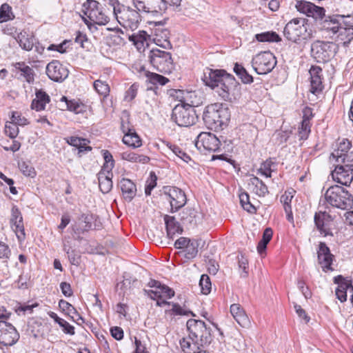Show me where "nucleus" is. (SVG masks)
<instances>
[{"label":"nucleus","mask_w":353,"mask_h":353,"mask_svg":"<svg viewBox=\"0 0 353 353\" xmlns=\"http://www.w3.org/2000/svg\"><path fill=\"white\" fill-rule=\"evenodd\" d=\"M311 123L309 121H302L299 127V136L301 139H307L311 132Z\"/></svg>","instance_id":"obj_56"},{"label":"nucleus","mask_w":353,"mask_h":353,"mask_svg":"<svg viewBox=\"0 0 353 353\" xmlns=\"http://www.w3.org/2000/svg\"><path fill=\"white\" fill-rule=\"evenodd\" d=\"M49 316L54 319L56 323H57L60 327H62L64 333L74 335V327L71 325L68 322L65 321L64 319L58 316V315L54 312H49Z\"/></svg>","instance_id":"obj_39"},{"label":"nucleus","mask_w":353,"mask_h":353,"mask_svg":"<svg viewBox=\"0 0 353 353\" xmlns=\"http://www.w3.org/2000/svg\"><path fill=\"white\" fill-rule=\"evenodd\" d=\"M334 283L338 285L336 290L346 291L350 287H352V279L345 278L342 275H338L334 277Z\"/></svg>","instance_id":"obj_48"},{"label":"nucleus","mask_w":353,"mask_h":353,"mask_svg":"<svg viewBox=\"0 0 353 353\" xmlns=\"http://www.w3.org/2000/svg\"><path fill=\"white\" fill-rule=\"evenodd\" d=\"M20 335L15 327L4 320L0 321V344L12 346L19 339Z\"/></svg>","instance_id":"obj_12"},{"label":"nucleus","mask_w":353,"mask_h":353,"mask_svg":"<svg viewBox=\"0 0 353 353\" xmlns=\"http://www.w3.org/2000/svg\"><path fill=\"white\" fill-rule=\"evenodd\" d=\"M219 85L240 87L239 83L236 81L234 77L226 72H225L222 80L220 81Z\"/></svg>","instance_id":"obj_59"},{"label":"nucleus","mask_w":353,"mask_h":353,"mask_svg":"<svg viewBox=\"0 0 353 353\" xmlns=\"http://www.w3.org/2000/svg\"><path fill=\"white\" fill-rule=\"evenodd\" d=\"M221 141L211 132H201L196 140L195 145L201 151L216 152L219 149Z\"/></svg>","instance_id":"obj_13"},{"label":"nucleus","mask_w":353,"mask_h":353,"mask_svg":"<svg viewBox=\"0 0 353 353\" xmlns=\"http://www.w3.org/2000/svg\"><path fill=\"white\" fill-rule=\"evenodd\" d=\"M46 72L49 79L55 82L63 81L69 74L68 68L58 60H52L48 63Z\"/></svg>","instance_id":"obj_14"},{"label":"nucleus","mask_w":353,"mask_h":353,"mask_svg":"<svg viewBox=\"0 0 353 353\" xmlns=\"http://www.w3.org/2000/svg\"><path fill=\"white\" fill-rule=\"evenodd\" d=\"M272 234L273 232L271 228H268L264 230L262 239L259 242L257 245V251L261 255L265 252L267 245L272 237Z\"/></svg>","instance_id":"obj_42"},{"label":"nucleus","mask_w":353,"mask_h":353,"mask_svg":"<svg viewBox=\"0 0 353 353\" xmlns=\"http://www.w3.org/2000/svg\"><path fill=\"white\" fill-rule=\"evenodd\" d=\"M240 203L243 208L251 214L256 212V208L250 201V196L247 192H241L239 194Z\"/></svg>","instance_id":"obj_46"},{"label":"nucleus","mask_w":353,"mask_h":353,"mask_svg":"<svg viewBox=\"0 0 353 353\" xmlns=\"http://www.w3.org/2000/svg\"><path fill=\"white\" fill-rule=\"evenodd\" d=\"M169 35L170 32L167 29H156L154 40L155 42L163 41V43H157V46L164 49H170L172 48V44L169 41Z\"/></svg>","instance_id":"obj_36"},{"label":"nucleus","mask_w":353,"mask_h":353,"mask_svg":"<svg viewBox=\"0 0 353 353\" xmlns=\"http://www.w3.org/2000/svg\"><path fill=\"white\" fill-rule=\"evenodd\" d=\"M119 186L124 199L128 201H131L137 194L136 185L132 181L123 178L119 181Z\"/></svg>","instance_id":"obj_26"},{"label":"nucleus","mask_w":353,"mask_h":353,"mask_svg":"<svg viewBox=\"0 0 353 353\" xmlns=\"http://www.w3.org/2000/svg\"><path fill=\"white\" fill-rule=\"evenodd\" d=\"M198 246L199 243L196 240H190L185 248V258H194L198 253Z\"/></svg>","instance_id":"obj_51"},{"label":"nucleus","mask_w":353,"mask_h":353,"mask_svg":"<svg viewBox=\"0 0 353 353\" xmlns=\"http://www.w3.org/2000/svg\"><path fill=\"white\" fill-rule=\"evenodd\" d=\"M230 313L241 327H245L250 324L247 314L239 304L234 303L231 305Z\"/></svg>","instance_id":"obj_28"},{"label":"nucleus","mask_w":353,"mask_h":353,"mask_svg":"<svg viewBox=\"0 0 353 353\" xmlns=\"http://www.w3.org/2000/svg\"><path fill=\"white\" fill-rule=\"evenodd\" d=\"M175 93L176 97L181 103L173 108L172 120L181 127L193 125L198 120V116L194 108V102L192 100L193 97H196L195 93L180 90H176Z\"/></svg>","instance_id":"obj_1"},{"label":"nucleus","mask_w":353,"mask_h":353,"mask_svg":"<svg viewBox=\"0 0 353 353\" xmlns=\"http://www.w3.org/2000/svg\"><path fill=\"white\" fill-rule=\"evenodd\" d=\"M341 163L335 167L331 175L334 181L343 185H348L353 180V150L346 162Z\"/></svg>","instance_id":"obj_10"},{"label":"nucleus","mask_w":353,"mask_h":353,"mask_svg":"<svg viewBox=\"0 0 353 353\" xmlns=\"http://www.w3.org/2000/svg\"><path fill=\"white\" fill-rule=\"evenodd\" d=\"M196 340L192 341L189 336L188 339L183 338L181 339L179 343L184 353H199L201 345Z\"/></svg>","instance_id":"obj_37"},{"label":"nucleus","mask_w":353,"mask_h":353,"mask_svg":"<svg viewBox=\"0 0 353 353\" xmlns=\"http://www.w3.org/2000/svg\"><path fill=\"white\" fill-rule=\"evenodd\" d=\"M181 2V0H150V14L152 17H161L168 5L179 6Z\"/></svg>","instance_id":"obj_19"},{"label":"nucleus","mask_w":353,"mask_h":353,"mask_svg":"<svg viewBox=\"0 0 353 353\" xmlns=\"http://www.w3.org/2000/svg\"><path fill=\"white\" fill-rule=\"evenodd\" d=\"M157 180V177L156 174H154V172H151L150 174V178L146 181V185L145 188V194L147 196L150 195L152 190L156 187Z\"/></svg>","instance_id":"obj_60"},{"label":"nucleus","mask_w":353,"mask_h":353,"mask_svg":"<svg viewBox=\"0 0 353 353\" xmlns=\"http://www.w3.org/2000/svg\"><path fill=\"white\" fill-rule=\"evenodd\" d=\"M248 185L252 192L259 196H265L268 193L267 185L256 176L250 179Z\"/></svg>","instance_id":"obj_32"},{"label":"nucleus","mask_w":353,"mask_h":353,"mask_svg":"<svg viewBox=\"0 0 353 353\" xmlns=\"http://www.w3.org/2000/svg\"><path fill=\"white\" fill-rule=\"evenodd\" d=\"M145 292L154 300L157 299H161L163 297L171 299L174 296V291L172 289L161 283L155 290H145Z\"/></svg>","instance_id":"obj_27"},{"label":"nucleus","mask_w":353,"mask_h":353,"mask_svg":"<svg viewBox=\"0 0 353 353\" xmlns=\"http://www.w3.org/2000/svg\"><path fill=\"white\" fill-rule=\"evenodd\" d=\"M148 59L153 68L161 72L170 73L174 68L172 55L168 52L153 48L150 51Z\"/></svg>","instance_id":"obj_8"},{"label":"nucleus","mask_w":353,"mask_h":353,"mask_svg":"<svg viewBox=\"0 0 353 353\" xmlns=\"http://www.w3.org/2000/svg\"><path fill=\"white\" fill-rule=\"evenodd\" d=\"M234 72L243 83H251L253 82V77L248 73L247 70L241 65L237 63H235Z\"/></svg>","instance_id":"obj_44"},{"label":"nucleus","mask_w":353,"mask_h":353,"mask_svg":"<svg viewBox=\"0 0 353 353\" xmlns=\"http://www.w3.org/2000/svg\"><path fill=\"white\" fill-rule=\"evenodd\" d=\"M165 195L169 200L172 212L178 211L186 203L187 199L185 192L176 187L167 188L165 190Z\"/></svg>","instance_id":"obj_15"},{"label":"nucleus","mask_w":353,"mask_h":353,"mask_svg":"<svg viewBox=\"0 0 353 353\" xmlns=\"http://www.w3.org/2000/svg\"><path fill=\"white\" fill-rule=\"evenodd\" d=\"M275 165V163L271 159H267L259 169V172L266 177H271L272 176V167Z\"/></svg>","instance_id":"obj_55"},{"label":"nucleus","mask_w":353,"mask_h":353,"mask_svg":"<svg viewBox=\"0 0 353 353\" xmlns=\"http://www.w3.org/2000/svg\"><path fill=\"white\" fill-rule=\"evenodd\" d=\"M203 119L208 128L215 131L221 130L230 121V112L222 104L213 103L206 107Z\"/></svg>","instance_id":"obj_2"},{"label":"nucleus","mask_w":353,"mask_h":353,"mask_svg":"<svg viewBox=\"0 0 353 353\" xmlns=\"http://www.w3.org/2000/svg\"><path fill=\"white\" fill-rule=\"evenodd\" d=\"M309 72L311 79V92L313 94L319 93L323 88L321 78L322 69L319 66H312Z\"/></svg>","instance_id":"obj_24"},{"label":"nucleus","mask_w":353,"mask_h":353,"mask_svg":"<svg viewBox=\"0 0 353 353\" xmlns=\"http://www.w3.org/2000/svg\"><path fill=\"white\" fill-rule=\"evenodd\" d=\"M134 8L137 9L141 13H147L150 14V0H132Z\"/></svg>","instance_id":"obj_54"},{"label":"nucleus","mask_w":353,"mask_h":353,"mask_svg":"<svg viewBox=\"0 0 353 353\" xmlns=\"http://www.w3.org/2000/svg\"><path fill=\"white\" fill-rule=\"evenodd\" d=\"M16 40L20 47L26 51L31 50L36 42V39L33 35L28 34L26 32L23 31L18 34Z\"/></svg>","instance_id":"obj_31"},{"label":"nucleus","mask_w":353,"mask_h":353,"mask_svg":"<svg viewBox=\"0 0 353 353\" xmlns=\"http://www.w3.org/2000/svg\"><path fill=\"white\" fill-rule=\"evenodd\" d=\"M121 159L130 162L147 163L150 161L148 156L139 154L133 152H123L121 153Z\"/></svg>","instance_id":"obj_38"},{"label":"nucleus","mask_w":353,"mask_h":353,"mask_svg":"<svg viewBox=\"0 0 353 353\" xmlns=\"http://www.w3.org/2000/svg\"><path fill=\"white\" fill-rule=\"evenodd\" d=\"M61 101L65 102L68 110L75 114H79L83 112V105L79 101L75 99L68 100L65 97H62Z\"/></svg>","instance_id":"obj_45"},{"label":"nucleus","mask_w":353,"mask_h":353,"mask_svg":"<svg viewBox=\"0 0 353 353\" xmlns=\"http://www.w3.org/2000/svg\"><path fill=\"white\" fill-rule=\"evenodd\" d=\"M10 225L16 232H19L24 237V225L21 213L17 205H13L11 209Z\"/></svg>","instance_id":"obj_25"},{"label":"nucleus","mask_w":353,"mask_h":353,"mask_svg":"<svg viewBox=\"0 0 353 353\" xmlns=\"http://www.w3.org/2000/svg\"><path fill=\"white\" fill-rule=\"evenodd\" d=\"M201 292L204 294H208L211 290V281L207 274H203L199 281Z\"/></svg>","instance_id":"obj_58"},{"label":"nucleus","mask_w":353,"mask_h":353,"mask_svg":"<svg viewBox=\"0 0 353 353\" xmlns=\"http://www.w3.org/2000/svg\"><path fill=\"white\" fill-rule=\"evenodd\" d=\"M164 221L165 223L167 234L170 238L172 239L176 233H182L183 229L181 228L179 223L176 221L174 216L165 215L164 217Z\"/></svg>","instance_id":"obj_33"},{"label":"nucleus","mask_w":353,"mask_h":353,"mask_svg":"<svg viewBox=\"0 0 353 353\" xmlns=\"http://www.w3.org/2000/svg\"><path fill=\"white\" fill-rule=\"evenodd\" d=\"M164 143L168 148L167 153L170 157L175 156L186 163L191 160L190 157L187 153H185L179 146L168 141Z\"/></svg>","instance_id":"obj_34"},{"label":"nucleus","mask_w":353,"mask_h":353,"mask_svg":"<svg viewBox=\"0 0 353 353\" xmlns=\"http://www.w3.org/2000/svg\"><path fill=\"white\" fill-rule=\"evenodd\" d=\"M139 87V85L137 83H133L125 92V100L128 101H132L137 94Z\"/></svg>","instance_id":"obj_63"},{"label":"nucleus","mask_w":353,"mask_h":353,"mask_svg":"<svg viewBox=\"0 0 353 353\" xmlns=\"http://www.w3.org/2000/svg\"><path fill=\"white\" fill-rule=\"evenodd\" d=\"M35 95L36 97L31 103L32 109L37 111L44 110L46 104L50 101V96L42 90H37Z\"/></svg>","instance_id":"obj_29"},{"label":"nucleus","mask_w":353,"mask_h":353,"mask_svg":"<svg viewBox=\"0 0 353 353\" xmlns=\"http://www.w3.org/2000/svg\"><path fill=\"white\" fill-rule=\"evenodd\" d=\"M19 169L26 176L33 178L36 176V171L34 168L31 165L26 162H22L19 164Z\"/></svg>","instance_id":"obj_62"},{"label":"nucleus","mask_w":353,"mask_h":353,"mask_svg":"<svg viewBox=\"0 0 353 353\" xmlns=\"http://www.w3.org/2000/svg\"><path fill=\"white\" fill-rule=\"evenodd\" d=\"M225 72L223 70L206 68L203 72L202 79L206 85L212 88L219 87L220 81L222 80Z\"/></svg>","instance_id":"obj_22"},{"label":"nucleus","mask_w":353,"mask_h":353,"mask_svg":"<svg viewBox=\"0 0 353 353\" xmlns=\"http://www.w3.org/2000/svg\"><path fill=\"white\" fill-rule=\"evenodd\" d=\"M99 186L100 190L103 193H108L112 188V176L103 174V172L98 174Z\"/></svg>","instance_id":"obj_40"},{"label":"nucleus","mask_w":353,"mask_h":353,"mask_svg":"<svg viewBox=\"0 0 353 353\" xmlns=\"http://www.w3.org/2000/svg\"><path fill=\"white\" fill-rule=\"evenodd\" d=\"M5 133L11 139L17 137L19 134L18 125L12 121H7L5 125Z\"/></svg>","instance_id":"obj_57"},{"label":"nucleus","mask_w":353,"mask_h":353,"mask_svg":"<svg viewBox=\"0 0 353 353\" xmlns=\"http://www.w3.org/2000/svg\"><path fill=\"white\" fill-rule=\"evenodd\" d=\"M116 10L117 11L115 15L116 19L121 26L132 31L138 28L142 21V17L137 9L124 5L119 6Z\"/></svg>","instance_id":"obj_6"},{"label":"nucleus","mask_w":353,"mask_h":353,"mask_svg":"<svg viewBox=\"0 0 353 353\" xmlns=\"http://www.w3.org/2000/svg\"><path fill=\"white\" fill-rule=\"evenodd\" d=\"M326 201L333 207L350 210L353 207V196L343 187L333 185L325 194Z\"/></svg>","instance_id":"obj_4"},{"label":"nucleus","mask_w":353,"mask_h":353,"mask_svg":"<svg viewBox=\"0 0 353 353\" xmlns=\"http://www.w3.org/2000/svg\"><path fill=\"white\" fill-rule=\"evenodd\" d=\"M252 66L259 74H266L270 72L276 65V60L274 55L265 51L256 54L252 59Z\"/></svg>","instance_id":"obj_11"},{"label":"nucleus","mask_w":353,"mask_h":353,"mask_svg":"<svg viewBox=\"0 0 353 353\" xmlns=\"http://www.w3.org/2000/svg\"><path fill=\"white\" fill-rule=\"evenodd\" d=\"M344 17L345 14L325 15V17L321 22V28L329 33H332L333 35H336L339 28L341 27L340 20L341 19H344Z\"/></svg>","instance_id":"obj_21"},{"label":"nucleus","mask_w":353,"mask_h":353,"mask_svg":"<svg viewBox=\"0 0 353 353\" xmlns=\"http://www.w3.org/2000/svg\"><path fill=\"white\" fill-rule=\"evenodd\" d=\"M122 141L124 144L132 148H138L141 145V140L136 133L135 130L125 134L123 136Z\"/></svg>","instance_id":"obj_43"},{"label":"nucleus","mask_w":353,"mask_h":353,"mask_svg":"<svg viewBox=\"0 0 353 353\" xmlns=\"http://www.w3.org/2000/svg\"><path fill=\"white\" fill-rule=\"evenodd\" d=\"M11 8L6 3L3 4L0 8V23L5 22L10 19V13Z\"/></svg>","instance_id":"obj_64"},{"label":"nucleus","mask_w":353,"mask_h":353,"mask_svg":"<svg viewBox=\"0 0 353 353\" xmlns=\"http://www.w3.org/2000/svg\"><path fill=\"white\" fill-rule=\"evenodd\" d=\"M138 71L140 75H143L146 78L145 83L147 90H152L156 92V90L158 89V85H164L169 82L168 78L146 70L144 66H141Z\"/></svg>","instance_id":"obj_16"},{"label":"nucleus","mask_w":353,"mask_h":353,"mask_svg":"<svg viewBox=\"0 0 353 353\" xmlns=\"http://www.w3.org/2000/svg\"><path fill=\"white\" fill-rule=\"evenodd\" d=\"M255 38L259 42H279L281 41L280 36L273 31L256 34Z\"/></svg>","instance_id":"obj_41"},{"label":"nucleus","mask_w":353,"mask_h":353,"mask_svg":"<svg viewBox=\"0 0 353 353\" xmlns=\"http://www.w3.org/2000/svg\"><path fill=\"white\" fill-rule=\"evenodd\" d=\"M313 4L311 2L305 1H297L296 3V8L300 12L307 15L308 12L311 11V8H313Z\"/></svg>","instance_id":"obj_61"},{"label":"nucleus","mask_w":353,"mask_h":353,"mask_svg":"<svg viewBox=\"0 0 353 353\" xmlns=\"http://www.w3.org/2000/svg\"><path fill=\"white\" fill-rule=\"evenodd\" d=\"M285 37L292 42H297L301 39H306L309 35L305 19L294 18L289 21L283 30Z\"/></svg>","instance_id":"obj_9"},{"label":"nucleus","mask_w":353,"mask_h":353,"mask_svg":"<svg viewBox=\"0 0 353 353\" xmlns=\"http://www.w3.org/2000/svg\"><path fill=\"white\" fill-rule=\"evenodd\" d=\"M352 146L351 142L347 139H343L339 144L337 148L331 154L330 159H334L338 163H345L348 156L352 152H348Z\"/></svg>","instance_id":"obj_23"},{"label":"nucleus","mask_w":353,"mask_h":353,"mask_svg":"<svg viewBox=\"0 0 353 353\" xmlns=\"http://www.w3.org/2000/svg\"><path fill=\"white\" fill-rule=\"evenodd\" d=\"M318 263L321 265L324 272L333 270L332 264L334 255L330 252V248L324 242H320L317 250Z\"/></svg>","instance_id":"obj_17"},{"label":"nucleus","mask_w":353,"mask_h":353,"mask_svg":"<svg viewBox=\"0 0 353 353\" xmlns=\"http://www.w3.org/2000/svg\"><path fill=\"white\" fill-rule=\"evenodd\" d=\"M332 221V218L326 212H316L314 215V223L321 234L324 236H332V232L330 231L329 227L330 223Z\"/></svg>","instance_id":"obj_20"},{"label":"nucleus","mask_w":353,"mask_h":353,"mask_svg":"<svg viewBox=\"0 0 353 353\" xmlns=\"http://www.w3.org/2000/svg\"><path fill=\"white\" fill-rule=\"evenodd\" d=\"M203 219V214L193 208H185L181 213V221L188 228H194Z\"/></svg>","instance_id":"obj_18"},{"label":"nucleus","mask_w":353,"mask_h":353,"mask_svg":"<svg viewBox=\"0 0 353 353\" xmlns=\"http://www.w3.org/2000/svg\"><path fill=\"white\" fill-rule=\"evenodd\" d=\"M338 41L343 43L344 46H347L353 40V28L351 26H342L336 34Z\"/></svg>","instance_id":"obj_35"},{"label":"nucleus","mask_w":353,"mask_h":353,"mask_svg":"<svg viewBox=\"0 0 353 353\" xmlns=\"http://www.w3.org/2000/svg\"><path fill=\"white\" fill-rule=\"evenodd\" d=\"M172 308L170 310L171 314L175 316H189L191 315L192 316H195V314L193 313L191 310L185 309L182 307L179 304L172 303Z\"/></svg>","instance_id":"obj_50"},{"label":"nucleus","mask_w":353,"mask_h":353,"mask_svg":"<svg viewBox=\"0 0 353 353\" xmlns=\"http://www.w3.org/2000/svg\"><path fill=\"white\" fill-rule=\"evenodd\" d=\"M82 12L85 16L82 19L88 26L91 23L104 26L110 21L105 10L100 3L95 0H86L82 5Z\"/></svg>","instance_id":"obj_3"},{"label":"nucleus","mask_w":353,"mask_h":353,"mask_svg":"<svg viewBox=\"0 0 353 353\" xmlns=\"http://www.w3.org/2000/svg\"><path fill=\"white\" fill-rule=\"evenodd\" d=\"M337 51L338 46L333 42L316 41L311 45V55L318 63L328 62Z\"/></svg>","instance_id":"obj_7"},{"label":"nucleus","mask_w":353,"mask_h":353,"mask_svg":"<svg viewBox=\"0 0 353 353\" xmlns=\"http://www.w3.org/2000/svg\"><path fill=\"white\" fill-rule=\"evenodd\" d=\"M79 220L83 223L79 228L74 229L75 233H83L88 231L92 228V216L88 214H82Z\"/></svg>","instance_id":"obj_47"},{"label":"nucleus","mask_w":353,"mask_h":353,"mask_svg":"<svg viewBox=\"0 0 353 353\" xmlns=\"http://www.w3.org/2000/svg\"><path fill=\"white\" fill-rule=\"evenodd\" d=\"M307 16L312 17L316 21H319L321 23L325 17V10L323 7H319L313 4V8H311V11L308 12Z\"/></svg>","instance_id":"obj_49"},{"label":"nucleus","mask_w":353,"mask_h":353,"mask_svg":"<svg viewBox=\"0 0 353 353\" xmlns=\"http://www.w3.org/2000/svg\"><path fill=\"white\" fill-rule=\"evenodd\" d=\"M189 336L192 341L196 340L201 346L209 344L212 340L211 328L207 327L204 321L190 319L186 323Z\"/></svg>","instance_id":"obj_5"},{"label":"nucleus","mask_w":353,"mask_h":353,"mask_svg":"<svg viewBox=\"0 0 353 353\" xmlns=\"http://www.w3.org/2000/svg\"><path fill=\"white\" fill-rule=\"evenodd\" d=\"M290 132L287 130H277L273 134V139L275 143L277 145H282L285 143L289 139Z\"/></svg>","instance_id":"obj_53"},{"label":"nucleus","mask_w":353,"mask_h":353,"mask_svg":"<svg viewBox=\"0 0 353 353\" xmlns=\"http://www.w3.org/2000/svg\"><path fill=\"white\" fill-rule=\"evenodd\" d=\"M94 88L99 94L103 95L105 97L109 94L110 87L105 81H102L99 79L96 80L94 82Z\"/></svg>","instance_id":"obj_52"},{"label":"nucleus","mask_w":353,"mask_h":353,"mask_svg":"<svg viewBox=\"0 0 353 353\" xmlns=\"http://www.w3.org/2000/svg\"><path fill=\"white\" fill-rule=\"evenodd\" d=\"M217 88L219 95L226 101H232L240 94V87L219 85Z\"/></svg>","instance_id":"obj_30"}]
</instances>
